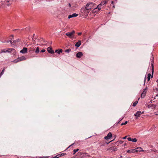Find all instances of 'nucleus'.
I'll list each match as a JSON object with an SVG mask.
<instances>
[{
  "instance_id": "nucleus-1",
  "label": "nucleus",
  "mask_w": 158,
  "mask_h": 158,
  "mask_svg": "<svg viewBox=\"0 0 158 158\" xmlns=\"http://www.w3.org/2000/svg\"><path fill=\"white\" fill-rule=\"evenodd\" d=\"M1 4L2 7H4L6 5H7L8 6H10L11 3H10V1L9 0H6L3 2H1Z\"/></svg>"
},
{
  "instance_id": "nucleus-2",
  "label": "nucleus",
  "mask_w": 158,
  "mask_h": 158,
  "mask_svg": "<svg viewBox=\"0 0 158 158\" xmlns=\"http://www.w3.org/2000/svg\"><path fill=\"white\" fill-rule=\"evenodd\" d=\"M88 10L86 9V8H81V12L84 15H87L89 13V12L88 11Z\"/></svg>"
},
{
  "instance_id": "nucleus-3",
  "label": "nucleus",
  "mask_w": 158,
  "mask_h": 158,
  "mask_svg": "<svg viewBox=\"0 0 158 158\" xmlns=\"http://www.w3.org/2000/svg\"><path fill=\"white\" fill-rule=\"evenodd\" d=\"M94 6V4L92 2L87 3L85 6V7L87 10H90Z\"/></svg>"
},
{
  "instance_id": "nucleus-4",
  "label": "nucleus",
  "mask_w": 158,
  "mask_h": 158,
  "mask_svg": "<svg viewBox=\"0 0 158 158\" xmlns=\"http://www.w3.org/2000/svg\"><path fill=\"white\" fill-rule=\"evenodd\" d=\"M75 33V31H73L71 32H67L66 34V35L69 37L70 38H71L73 36V35Z\"/></svg>"
},
{
  "instance_id": "nucleus-5",
  "label": "nucleus",
  "mask_w": 158,
  "mask_h": 158,
  "mask_svg": "<svg viewBox=\"0 0 158 158\" xmlns=\"http://www.w3.org/2000/svg\"><path fill=\"white\" fill-rule=\"evenodd\" d=\"M144 111L141 112L140 111H137L136 113L134 114V115L136 117V118L137 119L138 118L137 117H139L141 114H143Z\"/></svg>"
},
{
  "instance_id": "nucleus-6",
  "label": "nucleus",
  "mask_w": 158,
  "mask_h": 158,
  "mask_svg": "<svg viewBox=\"0 0 158 158\" xmlns=\"http://www.w3.org/2000/svg\"><path fill=\"white\" fill-rule=\"evenodd\" d=\"M147 91V88L146 87V88L144 89L141 95V98H144L145 97Z\"/></svg>"
},
{
  "instance_id": "nucleus-7",
  "label": "nucleus",
  "mask_w": 158,
  "mask_h": 158,
  "mask_svg": "<svg viewBox=\"0 0 158 158\" xmlns=\"http://www.w3.org/2000/svg\"><path fill=\"white\" fill-rule=\"evenodd\" d=\"M112 136V135L111 132H109L107 135L104 137V139L106 140L110 139Z\"/></svg>"
},
{
  "instance_id": "nucleus-8",
  "label": "nucleus",
  "mask_w": 158,
  "mask_h": 158,
  "mask_svg": "<svg viewBox=\"0 0 158 158\" xmlns=\"http://www.w3.org/2000/svg\"><path fill=\"white\" fill-rule=\"evenodd\" d=\"M27 48H23V49L21 50L20 52L23 54L26 53L27 52Z\"/></svg>"
},
{
  "instance_id": "nucleus-9",
  "label": "nucleus",
  "mask_w": 158,
  "mask_h": 158,
  "mask_svg": "<svg viewBox=\"0 0 158 158\" xmlns=\"http://www.w3.org/2000/svg\"><path fill=\"white\" fill-rule=\"evenodd\" d=\"M135 150L134 151L135 152H140L141 151H143V150L142 149V148L141 147H138L136 148L135 149Z\"/></svg>"
},
{
  "instance_id": "nucleus-10",
  "label": "nucleus",
  "mask_w": 158,
  "mask_h": 158,
  "mask_svg": "<svg viewBox=\"0 0 158 158\" xmlns=\"http://www.w3.org/2000/svg\"><path fill=\"white\" fill-rule=\"evenodd\" d=\"M108 150L109 151H116L117 150V149L116 148L114 147H111Z\"/></svg>"
},
{
  "instance_id": "nucleus-11",
  "label": "nucleus",
  "mask_w": 158,
  "mask_h": 158,
  "mask_svg": "<svg viewBox=\"0 0 158 158\" xmlns=\"http://www.w3.org/2000/svg\"><path fill=\"white\" fill-rule=\"evenodd\" d=\"M83 56V53L81 52H78L76 55V57L77 58H80Z\"/></svg>"
},
{
  "instance_id": "nucleus-12",
  "label": "nucleus",
  "mask_w": 158,
  "mask_h": 158,
  "mask_svg": "<svg viewBox=\"0 0 158 158\" xmlns=\"http://www.w3.org/2000/svg\"><path fill=\"white\" fill-rule=\"evenodd\" d=\"M78 16V14L76 13H74L71 15H69L68 16V19H70L71 18L77 17Z\"/></svg>"
},
{
  "instance_id": "nucleus-13",
  "label": "nucleus",
  "mask_w": 158,
  "mask_h": 158,
  "mask_svg": "<svg viewBox=\"0 0 158 158\" xmlns=\"http://www.w3.org/2000/svg\"><path fill=\"white\" fill-rule=\"evenodd\" d=\"M148 108H152V109H153V108H157L158 107H157V106L154 105V104H150L148 105Z\"/></svg>"
},
{
  "instance_id": "nucleus-14",
  "label": "nucleus",
  "mask_w": 158,
  "mask_h": 158,
  "mask_svg": "<svg viewBox=\"0 0 158 158\" xmlns=\"http://www.w3.org/2000/svg\"><path fill=\"white\" fill-rule=\"evenodd\" d=\"M47 51L49 53L52 54L54 53L51 47H48L47 48Z\"/></svg>"
},
{
  "instance_id": "nucleus-15",
  "label": "nucleus",
  "mask_w": 158,
  "mask_h": 158,
  "mask_svg": "<svg viewBox=\"0 0 158 158\" xmlns=\"http://www.w3.org/2000/svg\"><path fill=\"white\" fill-rule=\"evenodd\" d=\"M19 61L25 60L26 59V58L24 56H22L18 58Z\"/></svg>"
},
{
  "instance_id": "nucleus-16",
  "label": "nucleus",
  "mask_w": 158,
  "mask_h": 158,
  "mask_svg": "<svg viewBox=\"0 0 158 158\" xmlns=\"http://www.w3.org/2000/svg\"><path fill=\"white\" fill-rule=\"evenodd\" d=\"M81 45V41L79 40L76 43L75 45V46L77 48L79 47Z\"/></svg>"
},
{
  "instance_id": "nucleus-17",
  "label": "nucleus",
  "mask_w": 158,
  "mask_h": 158,
  "mask_svg": "<svg viewBox=\"0 0 158 158\" xmlns=\"http://www.w3.org/2000/svg\"><path fill=\"white\" fill-rule=\"evenodd\" d=\"M6 52H10L12 51H15L14 49L13 48H8V49H6Z\"/></svg>"
},
{
  "instance_id": "nucleus-18",
  "label": "nucleus",
  "mask_w": 158,
  "mask_h": 158,
  "mask_svg": "<svg viewBox=\"0 0 158 158\" xmlns=\"http://www.w3.org/2000/svg\"><path fill=\"white\" fill-rule=\"evenodd\" d=\"M63 50L61 49H60L59 50H56L55 51V52H56L58 54H60V53L62 52Z\"/></svg>"
},
{
  "instance_id": "nucleus-19",
  "label": "nucleus",
  "mask_w": 158,
  "mask_h": 158,
  "mask_svg": "<svg viewBox=\"0 0 158 158\" xmlns=\"http://www.w3.org/2000/svg\"><path fill=\"white\" fill-rule=\"evenodd\" d=\"M106 3L107 1H103L100 4L101 6H102L106 4Z\"/></svg>"
},
{
  "instance_id": "nucleus-20",
  "label": "nucleus",
  "mask_w": 158,
  "mask_h": 158,
  "mask_svg": "<svg viewBox=\"0 0 158 158\" xmlns=\"http://www.w3.org/2000/svg\"><path fill=\"white\" fill-rule=\"evenodd\" d=\"M135 150V149L133 150H128L127 151V152L129 153H134L135 152L134 151Z\"/></svg>"
},
{
  "instance_id": "nucleus-21",
  "label": "nucleus",
  "mask_w": 158,
  "mask_h": 158,
  "mask_svg": "<svg viewBox=\"0 0 158 158\" xmlns=\"http://www.w3.org/2000/svg\"><path fill=\"white\" fill-rule=\"evenodd\" d=\"M39 52H40V50H39V48L38 47H37L35 49V52L36 54H38Z\"/></svg>"
},
{
  "instance_id": "nucleus-22",
  "label": "nucleus",
  "mask_w": 158,
  "mask_h": 158,
  "mask_svg": "<svg viewBox=\"0 0 158 158\" xmlns=\"http://www.w3.org/2000/svg\"><path fill=\"white\" fill-rule=\"evenodd\" d=\"M7 51H6V49H4L2 50H1L0 51V53H5Z\"/></svg>"
},
{
  "instance_id": "nucleus-23",
  "label": "nucleus",
  "mask_w": 158,
  "mask_h": 158,
  "mask_svg": "<svg viewBox=\"0 0 158 158\" xmlns=\"http://www.w3.org/2000/svg\"><path fill=\"white\" fill-rule=\"evenodd\" d=\"M101 6L100 5V4H99L95 8V9H98V10L99 11L101 9Z\"/></svg>"
},
{
  "instance_id": "nucleus-24",
  "label": "nucleus",
  "mask_w": 158,
  "mask_h": 158,
  "mask_svg": "<svg viewBox=\"0 0 158 158\" xmlns=\"http://www.w3.org/2000/svg\"><path fill=\"white\" fill-rule=\"evenodd\" d=\"M151 74L150 73H148V74L147 80L148 81H149L150 80Z\"/></svg>"
},
{
  "instance_id": "nucleus-25",
  "label": "nucleus",
  "mask_w": 158,
  "mask_h": 158,
  "mask_svg": "<svg viewBox=\"0 0 158 158\" xmlns=\"http://www.w3.org/2000/svg\"><path fill=\"white\" fill-rule=\"evenodd\" d=\"M71 49L69 48L68 49L65 50V52H66L69 53V52H71Z\"/></svg>"
},
{
  "instance_id": "nucleus-26",
  "label": "nucleus",
  "mask_w": 158,
  "mask_h": 158,
  "mask_svg": "<svg viewBox=\"0 0 158 158\" xmlns=\"http://www.w3.org/2000/svg\"><path fill=\"white\" fill-rule=\"evenodd\" d=\"M98 11H99L98 10H97L95 8L93 10V12L94 13H96Z\"/></svg>"
},
{
  "instance_id": "nucleus-27",
  "label": "nucleus",
  "mask_w": 158,
  "mask_h": 158,
  "mask_svg": "<svg viewBox=\"0 0 158 158\" xmlns=\"http://www.w3.org/2000/svg\"><path fill=\"white\" fill-rule=\"evenodd\" d=\"M79 150V149H74L73 150V154H75L78 151V150Z\"/></svg>"
},
{
  "instance_id": "nucleus-28",
  "label": "nucleus",
  "mask_w": 158,
  "mask_h": 158,
  "mask_svg": "<svg viewBox=\"0 0 158 158\" xmlns=\"http://www.w3.org/2000/svg\"><path fill=\"white\" fill-rule=\"evenodd\" d=\"M19 61V60H18V58L17 59H16V60H13V62H14V63H17Z\"/></svg>"
},
{
  "instance_id": "nucleus-29",
  "label": "nucleus",
  "mask_w": 158,
  "mask_h": 158,
  "mask_svg": "<svg viewBox=\"0 0 158 158\" xmlns=\"http://www.w3.org/2000/svg\"><path fill=\"white\" fill-rule=\"evenodd\" d=\"M137 139L135 138H134V139H132L131 141H132V142H137Z\"/></svg>"
},
{
  "instance_id": "nucleus-30",
  "label": "nucleus",
  "mask_w": 158,
  "mask_h": 158,
  "mask_svg": "<svg viewBox=\"0 0 158 158\" xmlns=\"http://www.w3.org/2000/svg\"><path fill=\"white\" fill-rule=\"evenodd\" d=\"M138 102L137 101H136L135 102H134L133 104V105H132L133 106H135L137 104V103H138Z\"/></svg>"
},
{
  "instance_id": "nucleus-31",
  "label": "nucleus",
  "mask_w": 158,
  "mask_h": 158,
  "mask_svg": "<svg viewBox=\"0 0 158 158\" xmlns=\"http://www.w3.org/2000/svg\"><path fill=\"white\" fill-rule=\"evenodd\" d=\"M127 121H126L125 122V123H121V125L122 126V125H125L126 124H127Z\"/></svg>"
},
{
  "instance_id": "nucleus-32",
  "label": "nucleus",
  "mask_w": 158,
  "mask_h": 158,
  "mask_svg": "<svg viewBox=\"0 0 158 158\" xmlns=\"http://www.w3.org/2000/svg\"><path fill=\"white\" fill-rule=\"evenodd\" d=\"M4 70H5V69H3L2 70V72H1V73H0V74H1V76H2V75L4 74Z\"/></svg>"
},
{
  "instance_id": "nucleus-33",
  "label": "nucleus",
  "mask_w": 158,
  "mask_h": 158,
  "mask_svg": "<svg viewBox=\"0 0 158 158\" xmlns=\"http://www.w3.org/2000/svg\"><path fill=\"white\" fill-rule=\"evenodd\" d=\"M60 157H61V156H62L65 155V153H62L60 154Z\"/></svg>"
},
{
  "instance_id": "nucleus-34",
  "label": "nucleus",
  "mask_w": 158,
  "mask_h": 158,
  "mask_svg": "<svg viewBox=\"0 0 158 158\" xmlns=\"http://www.w3.org/2000/svg\"><path fill=\"white\" fill-rule=\"evenodd\" d=\"M57 158H58L60 157V154H58L56 156Z\"/></svg>"
},
{
  "instance_id": "nucleus-35",
  "label": "nucleus",
  "mask_w": 158,
  "mask_h": 158,
  "mask_svg": "<svg viewBox=\"0 0 158 158\" xmlns=\"http://www.w3.org/2000/svg\"><path fill=\"white\" fill-rule=\"evenodd\" d=\"M127 139L128 141H131V140H132V139H131V138L130 137H129L127 138Z\"/></svg>"
},
{
  "instance_id": "nucleus-36",
  "label": "nucleus",
  "mask_w": 158,
  "mask_h": 158,
  "mask_svg": "<svg viewBox=\"0 0 158 158\" xmlns=\"http://www.w3.org/2000/svg\"><path fill=\"white\" fill-rule=\"evenodd\" d=\"M45 51V49H42L41 51V52H44Z\"/></svg>"
},
{
  "instance_id": "nucleus-37",
  "label": "nucleus",
  "mask_w": 158,
  "mask_h": 158,
  "mask_svg": "<svg viewBox=\"0 0 158 158\" xmlns=\"http://www.w3.org/2000/svg\"><path fill=\"white\" fill-rule=\"evenodd\" d=\"M146 81V77H145L144 80V85L145 84Z\"/></svg>"
},
{
  "instance_id": "nucleus-38",
  "label": "nucleus",
  "mask_w": 158,
  "mask_h": 158,
  "mask_svg": "<svg viewBox=\"0 0 158 158\" xmlns=\"http://www.w3.org/2000/svg\"><path fill=\"white\" fill-rule=\"evenodd\" d=\"M153 58H152V62H152V67H153Z\"/></svg>"
},
{
  "instance_id": "nucleus-39",
  "label": "nucleus",
  "mask_w": 158,
  "mask_h": 158,
  "mask_svg": "<svg viewBox=\"0 0 158 158\" xmlns=\"http://www.w3.org/2000/svg\"><path fill=\"white\" fill-rule=\"evenodd\" d=\"M156 82L157 83V85H158V77L157 78L156 80Z\"/></svg>"
},
{
  "instance_id": "nucleus-40",
  "label": "nucleus",
  "mask_w": 158,
  "mask_h": 158,
  "mask_svg": "<svg viewBox=\"0 0 158 158\" xmlns=\"http://www.w3.org/2000/svg\"><path fill=\"white\" fill-rule=\"evenodd\" d=\"M153 70L152 72V75L151 76V78H152L153 77Z\"/></svg>"
},
{
  "instance_id": "nucleus-41",
  "label": "nucleus",
  "mask_w": 158,
  "mask_h": 158,
  "mask_svg": "<svg viewBox=\"0 0 158 158\" xmlns=\"http://www.w3.org/2000/svg\"><path fill=\"white\" fill-rule=\"evenodd\" d=\"M81 34H82L81 32H79V33H78V35H81Z\"/></svg>"
},
{
  "instance_id": "nucleus-42",
  "label": "nucleus",
  "mask_w": 158,
  "mask_h": 158,
  "mask_svg": "<svg viewBox=\"0 0 158 158\" xmlns=\"http://www.w3.org/2000/svg\"><path fill=\"white\" fill-rule=\"evenodd\" d=\"M155 114L156 115H158V112H155Z\"/></svg>"
},
{
  "instance_id": "nucleus-43",
  "label": "nucleus",
  "mask_w": 158,
  "mask_h": 158,
  "mask_svg": "<svg viewBox=\"0 0 158 158\" xmlns=\"http://www.w3.org/2000/svg\"><path fill=\"white\" fill-rule=\"evenodd\" d=\"M127 136H125L124 137H123V139H126V138H127Z\"/></svg>"
},
{
  "instance_id": "nucleus-44",
  "label": "nucleus",
  "mask_w": 158,
  "mask_h": 158,
  "mask_svg": "<svg viewBox=\"0 0 158 158\" xmlns=\"http://www.w3.org/2000/svg\"><path fill=\"white\" fill-rule=\"evenodd\" d=\"M68 6L69 7H70L71 6V5L70 3L68 4Z\"/></svg>"
},
{
  "instance_id": "nucleus-45",
  "label": "nucleus",
  "mask_w": 158,
  "mask_h": 158,
  "mask_svg": "<svg viewBox=\"0 0 158 158\" xmlns=\"http://www.w3.org/2000/svg\"><path fill=\"white\" fill-rule=\"evenodd\" d=\"M155 89L156 90V91H158V88H155Z\"/></svg>"
},
{
  "instance_id": "nucleus-46",
  "label": "nucleus",
  "mask_w": 158,
  "mask_h": 158,
  "mask_svg": "<svg viewBox=\"0 0 158 158\" xmlns=\"http://www.w3.org/2000/svg\"><path fill=\"white\" fill-rule=\"evenodd\" d=\"M19 40V39L17 40H15V41H14V42H16V41H18Z\"/></svg>"
},
{
  "instance_id": "nucleus-47",
  "label": "nucleus",
  "mask_w": 158,
  "mask_h": 158,
  "mask_svg": "<svg viewBox=\"0 0 158 158\" xmlns=\"http://www.w3.org/2000/svg\"><path fill=\"white\" fill-rule=\"evenodd\" d=\"M122 119H123V118H122V119H120V121L119 122H118V123H119V122L122 120Z\"/></svg>"
},
{
  "instance_id": "nucleus-48",
  "label": "nucleus",
  "mask_w": 158,
  "mask_h": 158,
  "mask_svg": "<svg viewBox=\"0 0 158 158\" xmlns=\"http://www.w3.org/2000/svg\"><path fill=\"white\" fill-rule=\"evenodd\" d=\"M114 3V1H111V3L112 4H113Z\"/></svg>"
},
{
  "instance_id": "nucleus-49",
  "label": "nucleus",
  "mask_w": 158,
  "mask_h": 158,
  "mask_svg": "<svg viewBox=\"0 0 158 158\" xmlns=\"http://www.w3.org/2000/svg\"><path fill=\"white\" fill-rule=\"evenodd\" d=\"M54 158H57L56 156H55L54 157Z\"/></svg>"
},
{
  "instance_id": "nucleus-50",
  "label": "nucleus",
  "mask_w": 158,
  "mask_h": 158,
  "mask_svg": "<svg viewBox=\"0 0 158 158\" xmlns=\"http://www.w3.org/2000/svg\"><path fill=\"white\" fill-rule=\"evenodd\" d=\"M126 145V143H124V146H125Z\"/></svg>"
},
{
  "instance_id": "nucleus-51",
  "label": "nucleus",
  "mask_w": 158,
  "mask_h": 158,
  "mask_svg": "<svg viewBox=\"0 0 158 158\" xmlns=\"http://www.w3.org/2000/svg\"><path fill=\"white\" fill-rule=\"evenodd\" d=\"M113 8H115V6L114 5L113 6Z\"/></svg>"
},
{
  "instance_id": "nucleus-52",
  "label": "nucleus",
  "mask_w": 158,
  "mask_h": 158,
  "mask_svg": "<svg viewBox=\"0 0 158 158\" xmlns=\"http://www.w3.org/2000/svg\"><path fill=\"white\" fill-rule=\"evenodd\" d=\"M12 40H10V43H11V42H12Z\"/></svg>"
},
{
  "instance_id": "nucleus-53",
  "label": "nucleus",
  "mask_w": 158,
  "mask_h": 158,
  "mask_svg": "<svg viewBox=\"0 0 158 158\" xmlns=\"http://www.w3.org/2000/svg\"><path fill=\"white\" fill-rule=\"evenodd\" d=\"M120 143H123V142H120Z\"/></svg>"
},
{
  "instance_id": "nucleus-54",
  "label": "nucleus",
  "mask_w": 158,
  "mask_h": 158,
  "mask_svg": "<svg viewBox=\"0 0 158 158\" xmlns=\"http://www.w3.org/2000/svg\"><path fill=\"white\" fill-rule=\"evenodd\" d=\"M115 2H117V0H115Z\"/></svg>"
},
{
  "instance_id": "nucleus-55",
  "label": "nucleus",
  "mask_w": 158,
  "mask_h": 158,
  "mask_svg": "<svg viewBox=\"0 0 158 158\" xmlns=\"http://www.w3.org/2000/svg\"><path fill=\"white\" fill-rule=\"evenodd\" d=\"M28 46H29V45H27V46H27V47H28Z\"/></svg>"
},
{
  "instance_id": "nucleus-56",
  "label": "nucleus",
  "mask_w": 158,
  "mask_h": 158,
  "mask_svg": "<svg viewBox=\"0 0 158 158\" xmlns=\"http://www.w3.org/2000/svg\"><path fill=\"white\" fill-rule=\"evenodd\" d=\"M31 51V49H30V50H29V51Z\"/></svg>"
},
{
  "instance_id": "nucleus-57",
  "label": "nucleus",
  "mask_w": 158,
  "mask_h": 158,
  "mask_svg": "<svg viewBox=\"0 0 158 158\" xmlns=\"http://www.w3.org/2000/svg\"><path fill=\"white\" fill-rule=\"evenodd\" d=\"M1 77V74H0V77Z\"/></svg>"
},
{
  "instance_id": "nucleus-58",
  "label": "nucleus",
  "mask_w": 158,
  "mask_h": 158,
  "mask_svg": "<svg viewBox=\"0 0 158 158\" xmlns=\"http://www.w3.org/2000/svg\"><path fill=\"white\" fill-rule=\"evenodd\" d=\"M111 142V141H110V142H109V143H110V142Z\"/></svg>"
},
{
  "instance_id": "nucleus-59",
  "label": "nucleus",
  "mask_w": 158,
  "mask_h": 158,
  "mask_svg": "<svg viewBox=\"0 0 158 158\" xmlns=\"http://www.w3.org/2000/svg\"><path fill=\"white\" fill-rule=\"evenodd\" d=\"M111 142V141H110V142H109V143H110V142Z\"/></svg>"
},
{
  "instance_id": "nucleus-60",
  "label": "nucleus",
  "mask_w": 158,
  "mask_h": 158,
  "mask_svg": "<svg viewBox=\"0 0 158 158\" xmlns=\"http://www.w3.org/2000/svg\"><path fill=\"white\" fill-rule=\"evenodd\" d=\"M111 142V141H110V142H109V143H110V142Z\"/></svg>"
},
{
  "instance_id": "nucleus-61",
  "label": "nucleus",
  "mask_w": 158,
  "mask_h": 158,
  "mask_svg": "<svg viewBox=\"0 0 158 158\" xmlns=\"http://www.w3.org/2000/svg\"><path fill=\"white\" fill-rule=\"evenodd\" d=\"M50 158H54V157H51Z\"/></svg>"
},
{
  "instance_id": "nucleus-62",
  "label": "nucleus",
  "mask_w": 158,
  "mask_h": 158,
  "mask_svg": "<svg viewBox=\"0 0 158 158\" xmlns=\"http://www.w3.org/2000/svg\"><path fill=\"white\" fill-rule=\"evenodd\" d=\"M9 42V41H8L7 42Z\"/></svg>"
},
{
  "instance_id": "nucleus-63",
  "label": "nucleus",
  "mask_w": 158,
  "mask_h": 158,
  "mask_svg": "<svg viewBox=\"0 0 158 158\" xmlns=\"http://www.w3.org/2000/svg\"><path fill=\"white\" fill-rule=\"evenodd\" d=\"M70 145V146H69V147H70L71 146V145Z\"/></svg>"
},
{
  "instance_id": "nucleus-64",
  "label": "nucleus",
  "mask_w": 158,
  "mask_h": 158,
  "mask_svg": "<svg viewBox=\"0 0 158 158\" xmlns=\"http://www.w3.org/2000/svg\"><path fill=\"white\" fill-rule=\"evenodd\" d=\"M139 99V98L138 99V100Z\"/></svg>"
}]
</instances>
